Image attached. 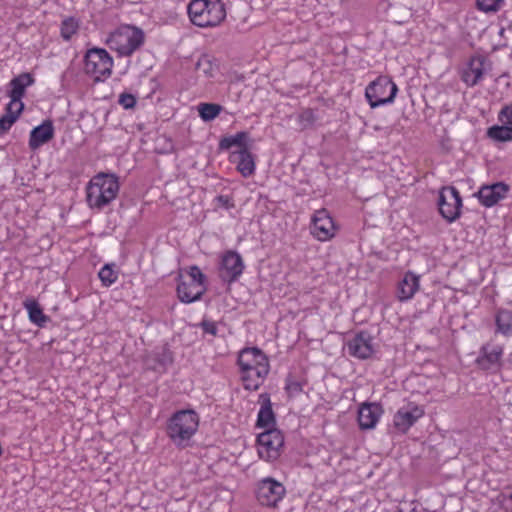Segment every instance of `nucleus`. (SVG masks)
Here are the masks:
<instances>
[{
    "mask_svg": "<svg viewBox=\"0 0 512 512\" xmlns=\"http://www.w3.org/2000/svg\"><path fill=\"white\" fill-rule=\"evenodd\" d=\"M119 188V180L115 174L98 173L86 187V200L89 207L103 209L117 197Z\"/></svg>",
    "mask_w": 512,
    "mask_h": 512,
    "instance_id": "1",
    "label": "nucleus"
},
{
    "mask_svg": "<svg viewBox=\"0 0 512 512\" xmlns=\"http://www.w3.org/2000/svg\"><path fill=\"white\" fill-rule=\"evenodd\" d=\"M199 427V415L193 409L173 413L167 421L166 432L170 440L180 448L189 445Z\"/></svg>",
    "mask_w": 512,
    "mask_h": 512,
    "instance_id": "2",
    "label": "nucleus"
},
{
    "mask_svg": "<svg viewBox=\"0 0 512 512\" xmlns=\"http://www.w3.org/2000/svg\"><path fill=\"white\" fill-rule=\"evenodd\" d=\"M190 21L201 28L218 26L226 18L221 0H192L187 6Z\"/></svg>",
    "mask_w": 512,
    "mask_h": 512,
    "instance_id": "3",
    "label": "nucleus"
},
{
    "mask_svg": "<svg viewBox=\"0 0 512 512\" xmlns=\"http://www.w3.org/2000/svg\"><path fill=\"white\" fill-rule=\"evenodd\" d=\"M144 39L145 36L142 29L125 25L109 35L107 44L119 56H130L143 45Z\"/></svg>",
    "mask_w": 512,
    "mask_h": 512,
    "instance_id": "4",
    "label": "nucleus"
},
{
    "mask_svg": "<svg viewBox=\"0 0 512 512\" xmlns=\"http://www.w3.org/2000/svg\"><path fill=\"white\" fill-rule=\"evenodd\" d=\"M113 58L104 48L93 47L84 55V70L94 81H104L112 74Z\"/></svg>",
    "mask_w": 512,
    "mask_h": 512,
    "instance_id": "5",
    "label": "nucleus"
},
{
    "mask_svg": "<svg viewBox=\"0 0 512 512\" xmlns=\"http://www.w3.org/2000/svg\"><path fill=\"white\" fill-rule=\"evenodd\" d=\"M397 92L398 87L391 78L379 76L366 87L365 97L371 108H376L392 103Z\"/></svg>",
    "mask_w": 512,
    "mask_h": 512,
    "instance_id": "6",
    "label": "nucleus"
},
{
    "mask_svg": "<svg viewBox=\"0 0 512 512\" xmlns=\"http://www.w3.org/2000/svg\"><path fill=\"white\" fill-rule=\"evenodd\" d=\"M258 454L265 461L272 462L281 455L284 436L279 429H267L257 436Z\"/></svg>",
    "mask_w": 512,
    "mask_h": 512,
    "instance_id": "7",
    "label": "nucleus"
},
{
    "mask_svg": "<svg viewBox=\"0 0 512 512\" xmlns=\"http://www.w3.org/2000/svg\"><path fill=\"white\" fill-rule=\"evenodd\" d=\"M438 207L441 216L449 223L458 219L462 207L459 191L455 187L443 188L439 194Z\"/></svg>",
    "mask_w": 512,
    "mask_h": 512,
    "instance_id": "8",
    "label": "nucleus"
},
{
    "mask_svg": "<svg viewBox=\"0 0 512 512\" xmlns=\"http://www.w3.org/2000/svg\"><path fill=\"white\" fill-rule=\"evenodd\" d=\"M286 489L282 483L268 477L262 479L256 490V498L262 506L275 507L285 495Z\"/></svg>",
    "mask_w": 512,
    "mask_h": 512,
    "instance_id": "9",
    "label": "nucleus"
},
{
    "mask_svg": "<svg viewBox=\"0 0 512 512\" xmlns=\"http://www.w3.org/2000/svg\"><path fill=\"white\" fill-rule=\"evenodd\" d=\"M243 270L244 262L238 252L229 250L223 254L220 266V277L223 281L235 282L242 275Z\"/></svg>",
    "mask_w": 512,
    "mask_h": 512,
    "instance_id": "10",
    "label": "nucleus"
},
{
    "mask_svg": "<svg viewBox=\"0 0 512 512\" xmlns=\"http://www.w3.org/2000/svg\"><path fill=\"white\" fill-rule=\"evenodd\" d=\"M503 347L500 345L485 344L480 349L476 359L478 367L490 373H496L502 366Z\"/></svg>",
    "mask_w": 512,
    "mask_h": 512,
    "instance_id": "11",
    "label": "nucleus"
},
{
    "mask_svg": "<svg viewBox=\"0 0 512 512\" xmlns=\"http://www.w3.org/2000/svg\"><path fill=\"white\" fill-rule=\"evenodd\" d=\"M373 337L366 331L357 332L352 339L347 342V350L349 355L365 360L370 358L374 353Z\"/></svg>",
    "mask_w": 512,
    "mask_h": 512,
    "instance_id": "12",
    "label": "nucleus"
},
{
    "mask_svg": "<svg viewBox=\"0 0 512 512\" xmlns=\"http://www.w3.org/2000/svg\"><path fill=\"white\" fill-rule=\"evenodd\" d=\"M424 415V410L414 403L401 407L394 415L393 423L397 430L407 432Z\"/></svg>",
    "mask_w": 512,
    "mask_h": 512,
    "instance_id": "13",
    "label": "nucleus"
},
{
    "mask_svg": "<svg viewBox=\"0 0 512 512\" xmlns=\"http://www.w3.org/2000/svg\"><path fill=\"white\" fill-rule=\"evenodd\" d=\"M311 233L320 241L329 240L334 236V222L326 209L317 210L313 214Z\"/></svg>",
    "mask_w": 512,
    "mask_h": 512,
    "instance_id": "14",
    "label": "nucleus"
},
{
    "mask_svg": "<svg viewBox=\"0 0 512 512\" xmlns=\"http://www.w3.org/2000/svg\"><path fill=\"white\" fill-rule=\"evenodd\" d=\"M509 187L504 182H496L492 185L482 186L475 194L480 203L485 207H491L503 199L508 192Z\"/></svg>",
    "mask_w": 512,
    "mask_h": 512,
    "instance_id": "15",
    "label": "nucleus"
},
{
    "mask_svg": "<svg viewBox=\"0 0 512 512\" xmlns=\"http://www.w3.org/2000/svg\"><path fill=\"white\" fill-rule=\"evenodd\" d=\"M241 371V379L243 381V386L246 390L256 391L263 384L265 378L269 374L270 365L269 360L263 363L260 362V365L257 367L251 368V371L248 370H240Z\"/></svg>",
    "mask_w": 512,
    "mask_h": 512,
    "instance_id": "16",
    "label": "nucleus"
},
{
    "mask_svg": "<svg viewBox=\"0 0 512 512\" xmlns=\"http://www.w3.org/2000/svg\"><path fill=\"white\" fill-rule=\"evenodd\" d=\"M55 129L51 120H44L40 125L34 127L30 131L29 136V148L31 150H37L44 144L51 141L54 137Z\"/></svg>",
    "mask_w": 512,
    "mask_h": 512,
    "instance_id": "17",
    "label": "nucleus"
},
{
    "mask_svg": "<svg viewBox=\"0 0 512 512\" xmlns=\"http://www.w3.org/2000/svg\"><path fill=\"white\" fill-rule=\"evenodd\" d=\"M34 83V76L31 73L23 72L10 80L7 95L13 101L20 102L26 94V89Z\"/></svg>",
    "mask_w": 512,
    "mask_h": 512,
    "instance_id": "18",
    "label": "nucleus"
},
{
    "mask_svg": "<svg viewBox=\"0 0 512 512\" xmlns=\"http://www.w3.org/2000/svg\"><path fill=\"white\" fill-rule=\"evenodd\" d=\"M259 401L261 403V407L257 415L256 427L265 430L276 429V417L272 409L270 395L268 393L260 394Z\"/></svg>",
    "mask_w": 512,
    "mask_h": 512,
    "instance_id": "19",
    "label": "nucleus"
},
{
    "mask_svg": "<svg viewBox=\"0 0 512 512\" xmlns=\"http://www.w3.org/2000/svg\"><path fill=\"white\" fill-rule=\"evenodd\" d=\"M382 413V406L378 403L363 404L358 411V423L360 428L363 430L374 428Z\"/></svg>",
    "mask_w": 512,
    "mask_h": 512,
    "instance_id": "20",
    "label": "nucleus"
},
{
    "mask_svg": "<svg viewBox=\"0 0 512 512\" xmlns=\"http://www.w3.org/2000/svg\"><path fill=\"white\" fill-rule=\"evenodd\" d=\"M205 292V285L187 280H180L177 284V295L182 303L189 304L196 302L202 298Z\"/></svg>",
    "mask_w": 512,
    "mask_h": 512,
    "instance_id": "21",
    "label": "nucleus"
},
{
    "mask_svg": "<svg viewBox=\"0 0 512 512\" xmlns=\"http://www.w3.org/2000/svg\"><path fill=\"white\" fill-rule=\"evenodd\" d=\"M230 161L236 163L237 171L243 177H250L255 172V159L248 148L232 152Z\"/></svg>",
    "mask_w": 512,
    "mask_h": 512,
    "instance_id": "22",
    "label": "nucleus"
},
{
    "mask_svg": "<svg viewBox=\"0 0 512 512\" xmlns=\"http://www.w3.org/2000/svg\"><path fill=\"white\" fill-rule=\"evenodd\" d=\"M268 360L267 355L261 349L251 347L244 348L239 352L237 363L240 370L251 371V368L259 366L260 362L263 363Z\"/></svg>",
    "mask_w": 512,
    "mask_h": 512,
    "instance_id": "23",
    "label": "nucleus"
},
{
    "mask_svg": "<svg viewBox=\"0 0 512 512\" xmlns=\"http://www.w3.org/2000/svg\"><path fill=\"white\" fill-rule=\"evenodd\" d=\"M252 144L250 134L247 131H239L235 135L222 137L219 141V150H229L233 146L239 147V150L251 149Z\"/></svg>",
    "mask_w": 512,
    "mask_h": 512,
    "instance_id": "24",
    "label": "nucleus"
},
{
    "mask_svg": "<svg viewBox=\"0 0 512 512\" xmlns=\"http://www.w3.org/2000/svg\"><path fill=\"white\" fill-rule=\"evenodd\" d=\"M419 288V277L412 272H407L398 285V297L401 301L414 296Z\"/></svg>",
    "mask_w": 512,
    "mask_h": 512,
    "instance_id": "25",
    "label": "nucleus"
},
{
    "mask_svg": "<svg viewBox=\"0 0 512 512\" xmlns=\"http://www.w3.org/2000/svg\"><path fill=\"white\" fill-rule=\"evenodd\" d=\"M23 306L28 312L29 320L38 327L43 328L50 321V317L44 314L42 307L35 299H26Z\"/></svg>",
    "mask_w": 512,
    "mask_h": 512,
    "instance_id": "26",
    "label": "nucleus"
},
{
    "mask_svg": "<svg viewBox=\"0 0 512 512\" xmlns=\"http://www.w3.org/2000/svg\"><path fill=\"white\" fill-rule=\"evenodd\" d=\"M484 73V59L482 57H473L468 69L463 73V81L469 86H475L482 78Z\"/></svg>",
    "mask_w": 512,
    "mask_h": 512,
    "instance_id": "27",
    "label": "nucleus"
},
{
    "mask_svg": "<svg viewBox=\"0 0 512 512\" xmlns=\"http://www.w3.org/2000/svg\"><path fill=\"white\" fill-rule=\"evenodd\" d=\"M496 332L506 337L512 335V311L499 309L495 315Z\"/></svg>",
    "mask_w": 512,
    "mask_h": 512,
    "instance_id": "28",
    "label": "nucleus"
},
{
    "mask_svg": "<svg viewBox=\"0 0 512 512\" xmlns=\"http://www.w3.org/2000/svg\"><path fill=\"white\" fill-rule=\"evenodd\" d=\"M486 135L495 142L512 141V125H493L487 129Z\"/></svg>",
    "mask_w": 512,
    "mask_h": 512,
    "instance_id": "29",
    "label": "nucleus"
},
{
    "mask_svg": "<svg viewBox=\"0 0 512 512\" xmlns=\"http://www.w3.org/2000/svg\"><path fill=\"white\" fill-rule=\"evenodd\" d=\"M223 107L216 103H200L197 110L201 119L205 122L214 120L222 111Z\"/></svg>",
    "mask_w": 512,
    "mask_h": 512,
    "instance_id": "30",
    "label": "nucleus"
},
{
    "mask_svg": "<svg viewBox=\"0 0 512 512\" xmlns=\"http://www.w3.org/2000/svg\"><path fill=\"white\" fill-rule=\"evenodd\" d=\"M79 29V21L74 17H67L61 22L60 35L65 41H69Z\"/></svg>",
    "mask_w": 512,
    "mask_h": 512,
    "instance_id": "31",
    "label": "nucleus"
},
{
    "mask_svg": "<svg viewBox=\"0 0 512 512\" xmlns=\"http://www.w3.org/2000/svg\"><path fill=\"white\" fill-rule=\"evenodd\" d=\"M304 383L295 379L292 374H289L285 379V390L288 397L292 398L303 392Z\"/></svg>",
    "mask_w": 512,
    "mask_h": 512,
    "instance_id": "32",
    "label": "nucleus"
},
{
    "mask_svg": "<svg viewBox=\"0 0 512 512\" xmlns=\"http://www.w3.org/2000/svg\"><path fill=\"white\" fill-rule=\"evenodd\" d=\"M99 279L101 280L103 286L109 287L113 283L116 282L118 275L113 270V265L105 264L98 273Z\"/></svg>",
    "mask_w": 512,
    "mask_h": 512,
    "instance_id": "33",
    "label": "nucleus"
},
{
    "mask_svg": "<svg viewBox=\"0 0 512 512\" xmlns=\"http://www.w3.org/2000/svg\"><path fill=\"white\" fill-rule=\"evenodd\" d=\"M504 0H476L478 10L485 13H495L500 10Z\"/></svg>",
    "mask_w": 512,
    "mask_h": 512,
    "instance_id": "34",
    "label": "nucleus"
},
{
    "mask_svg": "<svg viewBox=\"0 0 512 512\" xmlns=\"http://www.w3.org/2000/svg\"><path fill=\"white\" fill-rule=\"evenodd\" d=\"M25 109V104L20 102H15L13 99H10V101L5 106V113L6 116H14V119L18 120L20 116L22 115L23 111Z\"/></svg>",
    "mask_w": 512,
    "mask_h": 512,
    "instance_id": "35",
    "label": "nucleus"
},
{
    "mask_svg": "<svg viewBox=\"0 0 512 512\" xmlns=\"http://www.w3.org/2000/svg\"><path fill=\"white\" fill-rule=\"evenodd\" d=\"M188 277L189 279L187 281L198 283L200 285H205L206 276L202 273L201 269L196 265L189 267Z\"/></svg>",
    "mask_w": 512,
    "mask_h": 512,
    "instance_id": "36",
    "label": "nucleus"
},
{
    "mask_svg": "<svg viewBox=\"0 0 512 512\" xmlns=\"http://www.w3.org/2000/svg\"><path fill=\"white\" fill-rule=\"evenodd\" d=\"M316 121V116L312 109H305L299 115V122L303 129L311 127Z\"/></svg>",
    "mask_w": 512,
    "mask_h": 512,
    "instance_id": "37",
    "label": "nucleus"
},
{
    "mask_svg": "<svg viewBox=\"0 0 512 512\" xmlns=\"http://www.w3.org/2000/svg\"><path fill=\"white\" fill-rule=\"evenodd\" d=\"M118 103L124 109H133L137 104V98L131 93L124 92L119 95Z\"/></svg>",
    "mask_w": 512,
    "mask_h": 512,
    "instance_id": "38",
    "label": "nucleus"
},
{
    "mask_svg": "<svg viewBox=\"0 0 512 512\" xmlns=\"http://www.w3.org/2000/svg\"><path fill=\"white\" fill-rule=\"evenodd\" d=\"M498 120L502 124L512 125V103L504 105L498 113Z\"/></svg>",
    "mask_w": 512,
    "mask_h": 512,
    "instance_id": "39",
    "label": "nucleus"
},
{
    "mask_svg": "<svg viewBox=\"0 0 512 512\" xmlns=\"http://www.w3.org/2000/svg\"><path fill=\"white\" fill-rule=\"evenodd\" d=\"M17 122L16 119H14V116H6L1 115L0 116V136H3L6 134L12 126Z\"/></svg>",
    "mask_w": 512,
    "mask_h": 512,
    "instance_id": "40",
    "label": "nucleus"
},
{
    "mask_svg": "<svg viewBox=\"0 0 512 512\" xmlns=\"http://www.w3.org/2000/svg\"><path fill=\"white\" fill-rule=\"evenodd\" d=\"M198 326L200 328H202V330L205 332V333H208L212 336H216L217 335V332H218V328H217V325L214 321H211V320H207V319H203L199 324Z\"/></svg>",
    "mask_w": 512,
    "mask_h": 512,
    "instance_id": "41",
    "label": "nucleus"
},
{
    "mask_svg": "<svg viewBox=\"0 0 512 512\" xmlns=\"http://www.w3.org/2000/svg\"><path fill=\"white\" fill-rule=\"evenodd\" d=\"M500 503L506 510H512V493L509 495L503 493L501 495Z\"/></svg>",
    "mask_w": 512,
    "mask_h": 512,
    "instance_id": "42",
    "label": "nucleus"
},
{
    "mask_svg": "<svg viewBox=\"0 0 512 512\" xmlns=\"http://www.w3.org/2000/svg\"><path fill=\"white\" fill-rule=\"evenodd\" d=\"M216 201L219 205H221L222 207H225L227 209H229L230 207H232L233 205L230 203V198L228 196H225V195H219L216 197Z\"/></svg>",
    "mask_w": 512,
    "mask_h": 512,
    "instance_id": "43",
    "label": "nucleus"
}]
</instances>
